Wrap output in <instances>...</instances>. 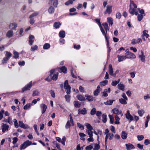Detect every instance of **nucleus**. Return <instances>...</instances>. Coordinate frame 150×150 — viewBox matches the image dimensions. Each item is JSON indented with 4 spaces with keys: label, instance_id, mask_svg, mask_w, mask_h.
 <instances>
[{
    "label": "nucleus",
    "instance_id": "nucleus-1",
    "mask_svg": "<svg viewBox=\"0 0 150 150\" xmlns=\"http://www.w3.org/2000/svg\"><path fill=\"white\" fill-rule=\"evenodd\" d=\"M129 7V12L131 14L137 15L138 14V11H139L140 14L145 15L143 9H141L140 10L139 8H138L136 10V9L137 8V6L133 1H130Z\"/></svg>",
    "mask_w": 150,
    "mask_h": 150
},
{
    "label": "nucleus",
    "instance_id": "nucleus-2",
    "mask_svg": "<svg viewBox=\"0 0 150 150\" xmlns=\"http://www.w3.org/2000/svg\"><path fill=\"white\" fill-rule=\"evenodd\" d=\"M32 144V142L29 140H27L23 144H21L20 146V149L21 150L25 149L27 147Z\"/></svg>",
    "mask_w": 150,
    "mask_h": 150
},
{
    "label": "nucleus",
    "instance_id": "nucleus-3",
    "mask_svg": "<svg viewBox=\"0 0 150 150\" xmlns=\"http://www.w3.org/2000/svg\"><path fill=\"white\" fill-rule=\"evenodd\" d=\"M64 87L65 89V91L66 93L69 94L71 92V87L69 85L68 81L67 80H66L64 83Z\"/></svg>",
    "mask_w": 150,
    "mask_h": 150
},
{
    "label": "nucleus",
    "instance_id": "nucleus-4",
    "mask_svg": "<svg viewBox=\"0 0 150 150\" xmlns=\"http://www.w3.org/2000/svg\"><path fill=\"white\" fill-rule=\"evenodd\" d=\"M100 28V29L103 35H104L105 36V39L106 42H107V45H109V36H107L106 35L107 33H106V32H105V30H104L103 27L102 26H100L99 27Z\"/></svg>",
    "mask_w": 150,
    "mask_h": 150
},
{
    "label": "nucleus",
    "instance_id": "nucleus-5",
    "mask_svg": "<svg viewBox=\"0 0 150 150\" xmlns=\"http://www.w3.org/2000/svg\"><path fill=\"white\" fill-rule=\"evenodd\" d=\"M6 57H4L2 60V63L3 64L6 63L7 62V61H8L10 57H11L12 55L9 52H6Z\"/></svg>",
    "mask_w": 150,
    "mask_h": 150
},
{
    "label": "nucleus",
    "instance_id": "nucleus-6",
    "mask_svg": "<svg viewBox=\"0 0 150 150\" xmlns=\"http://www.w3.org/2000/svg\"><path fill=\"white\" fill-rule=\"evenodd\" d=\"M125 54V57L126 59H134L136 57L135 55L131 52H127Z\"/></svg>",
    "mask_w": 150,
    "mask_h": 150
},
{
    "label": "nucleus",
    "instance_id": "nucleus-7",
    "mask_svg": "<svg viewBox=\"0 0 150 150\" xmlns=\"http://www.w3.org/2000/svg\"><path fill=\"white\" fill-rule=\"evenodd\" d=\"M9 128V125L7 124L2 123L1 124V128L2 132L3 133H5L8 130Z\"/></svg>",
    "mask_w": 150,
    "mask_h": 150
},
{
    "label": "nucleus",
    "instance_id": "nucleus-8",
    "mask_svg": "<svg viewBox=\"0 0 150 150\" xmlns=\"http://www.w3.org/2000/svg\"><path fill=\"white\" fill-rule=\"evenodd\" d=\"M32 86V81H30L28 84L25 85L24 87L22 88V92H23L26 91H29L30 89Z\"/></svg>",
    "mask_w": 150,
    "mask_h": 150
},
{
    "label": "nucleus",
    "instance_id": "nucleus-9",
    "mask_svg": "<svg viewBox=\"0 0 150 150\" xmlns=\"http://www.w3.org/2000/svg\"><path fill=\"white\" fill-rule=\"evenodd\" d=\"M125 115L126 119L129 120L130 122L132 121L134 119L133 117L131 115L129 110L127 111V112L125 114Z\"/></svg>",
    "mask_w": 150,
    "mask_h": 150
},
{
    "label": "nucleus",
    "instance_id": "nucleus-10",
    "mask_svg": "<svg viewBox=\"0 0 150 150\" xmlns=\"http://www.w3.org/2000/svg\"><path fill=\"white\" fill-rule=\"evenodd\" d=\"M112 112L113 113H114L117 115H120L121 116H123V113L121 110H119L118 109L116 108L113 109L112 110Z\"/></svg>",
    "mask_w": 150,
    "mask_h": 150
},
{
    "label": "nucleus",
    "instance_id": "nucleus-11",
    "mask_svg": "<svg viewBox=\"0 0 150 150\" xmlns=\"http://www.w3.org/2000/svg\"><path fill=\"white\" fill-rule=\"evenodd\" d=\"M113 137L114 135L112 133L110 132L109 133L106 134V135L105 139V144L106 143L108 139H109L110 140H111L113 139Z\"/></svg>",
    "mask_w": 150,
    "mask_h": 150
},
{
    "label": "nucleus",
    "instance_id": "nucleus-12",
    "mask_svg": "<svg viewBox=\"0 0 150 150\" xmlns=\"http://www.w3.org/2000/svg\"><path fill=\"white\" fill-rule=\"evenodd\" d=\"M71 122L72 124V126H74V124L73 123V120L71 117L70 119V120H68L67 122L65 128L66 129L69 128L71 126Z\"/></svg>",
    "mask_w": 150,
    "mask_h": 150
},
{
    "label": "nucleus",
    "instance_id": "nucleus-13",
    "mask_svg": "<svg viewBox=\"0 0 150 150\" xmlns=\"http://www.w3.org/2000/svg\"><path fill=\"white\" fill-rule=\"evenodd\" d=\"M142 42V40L141 38H139L137 40L134 39H133L131 43L132 45H135L137 43L140 44Z\"/></svg>",
    "mask_w": 150,
    "mask_h": 150
},
{
    "label": "nucleus",
    "instance_id": "nucleus-14",
    "mask_svg": "<svg viewBox=\"0 0 150 150\" xmlns=\"http://www.w3.org/2000/svg\"><path fill=\"white\" fill-rule=\"evenodd\" d=\"M112 6H111L108 5L106 7V11L104 12L105 14H110L112 12Z\"/></svg>",
    "mask_w": 150,
    "mask_h": 150
},
{
    "label": "nucleus",
    "instance_id": "nucleus-15",
    "mask_svg": "<svg viewBox=\"0 0 150 150\" xmlns=\"http://www.w3.org/2000/svg\"><path fill=\"white\" fill-rule=\"evenodd\" d=\"M100 91V86L99 85H98L97 87V88L93 92L94 95L95 96H98Z\"/></svg>",
    "mask_w": 150,
    "mask_h": 150
},
{
    "label": "nucleus",
    "instance_id": "nucleus-16",
    "mask_svg": "<svg viewBox=\"0 0 150 150\" xmlns=\"http://www.w3.org/2000/svg\"><path fill=\"white\" fill-rule=\"evenodd\" d=\"M40 107L42 110V113L43 114L46 111L47 108V106L44 104H41L40 105Z\"/></svg>",
    "mask_w": 150,
    "mask_h": 150
},
{
    "label": "nucleus",
    "instance_id": "nucleus-17",
    "mask_svg": "<svg viewBox=\"0 0 150 150\" xmlns=\"http://www.w3.org/2000/svg\"><path fill=\"white\" fill-rule=\"evenodd\" d=\"M87 113V110L85 108H83L82 109H79L78 110V113L79 114H82V115H85Z\"/></svg>",
    "mask_w": 150,
    "mask_h": 150
},
{
    "label": "nucleus",
    "instance_id": "nucleus-18",
    "mask_svg": "<svg viewBox=\"0 0 150 150\" xmlns=\"http://www.w3.org/2000/svg\"><path fill=\"white\" fill-rule=\"evenodd\" d=\"M76 98L78 100L81 101H85L86 100L85 96V97L83 95L81 94L77 95Z\"/></svg>",
    "mask_w": 150,
    "mask_h": 150
},
{
    "label": "nucleus",
    "instance_id": "nucleus-19",
    "mask_svg": "<svg viewBox=\"0 0 150 150\" xmlns=\"http://www.w3.org/2000/svg\"><path fill=\"white\" fill-rule=\"evenodd\" d=\"M141 54H139V57L140 59V60L143 62H144L145 60V57L144 55V53L143 51H141Z\"/></svg>",
    "mask_w": 150,
    "mask_h": 150
},
{
    "label": "nucleus",
    "instance_id": "nucleus-20",
    "mask_svg": "<svg viewBox=\"0 0 150 150\" xmlns=\"http://www.w3.org/2000/svg\"><path fill=\"white\" fill-rule=\"evenodd\" d=\"M17 24L15 23H11L9 25L10 29L12 30H16V28L17 27Z\"/></svg>",
    "mask_w": 150,
    "mask_h": 150
},
{
    "label": "nucleus",
    "instance_id": "nucleus-21",
    "mask_svg": "<svg viewBox=\"0 0 150 150\" xmlns=\"http://www.w3.org/2000/svg\"><path fill=\"white\" fill-rule=\"evenodd\" d=\"M34 38V36L32 35H29V44L30 45H32L33 44V43L34 42V40L33 39Z\"/></svg>",
    "mask_w": 150,
    "mask_h": 150
},
{
    "label": "nucleus",
    "instance_id": "nucleus-22",
    "mask_svg": "<svg viewBox=\"0 0 150 150\" xmlns=\"http://www.w3.org/2000/svg\"><path fill=\"white\" fill-rule=\"evenodd\" d=\"M85 97H86V99L90 102L93 101L94 98L92 96L87 94L85 95Z\"/></svg>",
    "mask_w": 150,
    "mask_h": 150
},
{
    "label": "nucleus",
    "instance_id": "nucleus-23",
    "mask_svg": "<svg viewBox=\"0 0 150 150\" xmlns=\"http://www.w3.org/2000/svg\"><path fill=\"white\" fill-rule=\"evenodd\" d=\"M126 146L127 150H131L135 148L134 146L132 144L130 143L126 144Z\"/></svg>",
    "mask_w": 150,
    "mask_h": 150
},
{
    "label": "nucleus",
    "instance_id": "nucleus-24",
    "mask_svg": "<svg viewBox=\"0 0 150 150\" xmlns=\"http://www.w3.org/2000/svg\"><path fill=\"white\" fill-rule=\"evenodd\" d=\"M109 72L110 75L112 76H114L112 65L111 64L109 65Z\"/></svg>",
    "mask_w": 150,
    "mask_h": 150
},
{
    "label": "nucleus",
    "instance_id": "nucleus-25",
    "mask_svg": "<svg viewBox=\"0 0 150 150\" xmlns=\"http://www.w3.org/2000/svg\"><path fill=\"white\" fill-rule=\"evenodd\" d=\"M117 57L118 58V61L120 62H122L126 59L125 56H123L122 55H118L117 56Z\"/></svg>",
    "mask_w": 150,
    "mask_h": 150
},
{
    "label": "nucleus",
    "instance_id": "nucleus-26",
    "mask_svg": "<svg viewBox=\"0 0 150 150\" xmlns=\"http://www.w3.org/2000/svg\"><path fill=\"white\" fill-rule=\"evenodd\" d=\"M13 31L11 30H8L6 33V36L9 38H10L13 36Z\"/></svg>",
    "mask_w": 150,
    "mask_h": 150
},
{
    "label": "nucleus",
    "instance_id": "nucleus-27",
    "mask_svg": "<svg viewBox=\"0 0 150 150\" xmlns=\"http://www.w3.org/2000/svg\"><path fill=\"white\" fill-rule=\"evenodd\" d=\"M19 124L20 127L21 128L26 129L28 127L27 125H25L23 123V122L21 121H19Z\"/></svg>",
    "mask_w": 150,
    "mask_h": 150
},
{
    "label": "nucleus",
    "instance_id": "nucleus-28",
    "mask_svg": "<svg viewBox=\"0 0 150 150\" xmlns=\"http://www.w3.org/2000/svg\"><path fill=\"white\" fill-rule=\"evenodd\" d=\"M115 101L114 100H108L106 102H104V104L107 105H111Z\"/></svg>",
    "mask_w": 150,
    "mask_h": 150
},
{
    "label": "nucleus",
    "instance_id": "nucleus-29",
    "mask_svg": "<svg viewBox=\"0 0 150 150\" xmlns=\"http://www.w3.org/2000/svg\"><path fill=\"white\" fill-rule=\"evenodd\" d=\"M118 88L122 91H124L125 90V86L123 84L120 83L118 84L117 85Z\"/></svg>",
    "mask_w": 150,
    "mask_h": 150
},
{
    "label": "nucleus",
    "instance_id": "nucleus-30",
    "mask_svg": "<svg viewBox=\"0 0 150 150\" xmlns=\"http://www.w3.org/2000/svg\"><path fill=\"white\" fill-rule=\"evenodd\" d=\"M107 22L110 26H112L113 24V20L111 17H108L107 18Z\"/></svg>",
    "mask_w": 150,
    "mask_h": 150
},
{
    "label": "nucleus",
    "instance_id": "nucleus-31",
    "mask_svg": "<svg viewBox=\"0 0 150 150\" xmlns=\"http://www.w3.org/2000/svg\"><path fill=\"white\" fill-rule=\"evenodd\" d=\"M59 36L61 38H63L65 37V32L63 30H62L59 33Z\"/></svg>",
    "mask_w": 150,
    "mask_h": 150
},
{
    "label": "nucleus",
    "instance_id": "nucleus-32",
    "mask_svg": "<svg viewBox=\"0 0 150 150\" xmlns=\"http://www.w3.org/2000/svg\"><path fill=\"white\" fill-rule=\"evenodd\" d=\"M103 25L105 30L106 33H107V31L109 30L108 23L106 22L105 23L103 24Z\"/></svg>",
    "mask_w": 150,
    "mask_h": 150
},
{
    "label": "nucleus",
    "instance_id": "nucleus-33",
    "mask_svg": "<svg viewBox=\"0 0 150 150\" xmlns=\"http://www.w3.org/2000/svg\"><path fill=\"white\" fill-rule=\"evenodd\" d=\"M127 133H126L124 131L122 132L121 134V137L122 139H126L127 138Z\"/></svg>",
    "mask_w": 150,
    "mask_h": 150
},
{
    "label": "nucleus",
    "instance_id": "nucleus-34",
    "mask_svg": "<svg viewBox=\"0 0 150 150\" xmlns=\"http://www.w3.org/2000/svg\"><path fill=\"white\" fill-rule=\"evenodd\" d=\"M127 100H125L124 99L121 98L119 99V101L122 104L125 105L127 103L126 101Z\"/></svg>",
    "mask_w": 150,
    "mask_h": 150
},
{
    "label": "nucleus",
    "instance_id": "nucleus-35",
    "mask_svg": "<svg viewBox=\"0 0 150 150\" xmlns=\"http://www.w3.org/2000/svg\"><path fill=\"white\" fill-rule=\"evenodd\" d=\"M39 14V13L38 12L35 11L31 14L29 18H33V17L37 16Z\"/></svg>",
    "mask_w": 150,
    "mask_h": 150
},
{
    "label": "nucleus",
    "instance_id": "nucleus-36",
    "mask_svg": "<svg viewBox=\"0 0 150 150\" xmlns=\"http://www.w3.org/2000/svg\"><path fill=\"white\" fill-rule=\"evenodd\" d=\"M60 70L61 72H62L64 73H66L67 72V69L65 66H63L61 67Z\"/></svg>",
    "mask_w": 150,
    "mask_h": 150
},
{
    "label": "nucleus",
    "instance_id": "nucleus-37",
    "mask_svg": "<svg viewBox=\"0 0 150 150\" xmlns=\"http://www.w3.org/2000/svg\"><path fill=\"white\" fill-rule=\"evenodd\" d=\"M58 72L54 74L52 77V79L54 81H56L58 78Z\"/></svg>",
    "mask_w": 150,
    "mask_h": 150
},
{
    "label": "nucleus",
    "instance_id": "nucleus-38",
    "mask_svg": "<svg viewBox=\"0 0 150 150\" xmlns=\"http://www.w3.org/2000/svg\"><path fill=\"white\" fill-rule=\"evenodd\" d=\"M74 105L76 108H79L80 107L81 104L77 101H75L74 102Z\"/></svg>",
    "mask_w": 150,
    "mask_h": 150
},
{
    "label": "nucleus",
    "instance_id": "nucleus-39",
    "mask_svg": "<svg viewBox=\"0 0 150 150\" xmlns=\"http://www.w3.org/2000/svg\"><path fill=\"white\" fill-rule=\"evenodd\" d=\"M148 31L146 30H144L143 32V34L142 36L144 37L145 36L146 38H148L149 37V35L147 34Z\"/></svg>",
    "mask_w": 150,
    "mask_h": 150
},
{
    "label": "nucleus",
    "instance_id": "nucleus-40",
    "mask_svg": "<svg viewBox=\"0 0 150 150\" xmlns=\"http://www.w3.org/2000/svg\"><path fill=\"white\" fill-rule=\"evenodd\" d=\"M137 112L139 115L140 117H142L145 112L144 110L142 109L138 110Z\"/></svg>",
    "mask_w": 150,
    "mask_h": 150
},
{
    "label": "nucleus",
    "instance_id": "nucleus-41",
    "mask_svg": "<svg viewBox=\"0 0 150 150\" xmlns=\"http://www.w3.org/2000/svg\"><path fill=\"white\" fill-rule=\"evenodd\" d=\"M50 47V45L49 43H45L43 46V48L45 50H47Z\"/></svg>",
    "mask_w": 150,
    "mask_h": 150
},
{
    "label": "nucleus",
    "instance_id": "nucleus-42",
    "mask_svg": "<svg viewBox=\"0 0 150 150\" xmlns=\"http://www.w3.org/2000/svg\"><path fill=\"white\" fill-rule=\"evenodd\" d=\"M32 105V103L27 104L24 106L23 109L25 110H27Z\"/></svg>",
    "mask_w": 150,
    "mask_h": 150
},
{
    "label": "nucleus",
    "instance_id": "nucleus-43",
    "mask_svg": "<svg viewBox=\"0 0 150 150\" xmlns=\"http://www.w3.org/2000/svg\"><path fill=\"white\" fill-rule=\"evenodd\" d=\"M85 125L87 129V130H92L93 129V127L89 124L86 123Z\"/></svg>",
    "mask_w": 150,
    "mask_h": 150
},
{
    "label": "nucleus",
    "instance_id": "nucleus-44",
    "mask_svg": "<svg viewBox=\"0 0 150 150\" xmlns=\"http://www.w3.org/2000/svg\"><path fill=\"white\" fill-rule=\"evenodd\" d=\"M102 121L104 123L107 122V116L105 114H103L102 115Z\"/></svg>",
    "mask_w": 150,
    "mask_h": 150
},
{
    "label": "nucleus",
    "instance_id": "nucleus-45",
    "mask_svg": "<svg viewBox=\"0 0 150 150\" xmlns=\"http://www.w3.org/2000/svg\"><path fill=\"white\" fill-rule=\"evenodd\" d=\"M92 130H86V132L89 135V137H92L93 136V131Z\"/></svg>",
    "mask_w": 150,
    "mask_h": 150
},
{
    "label": "nucleus",
    "instance_id": "nucleus-46",
    "mask_svg": "<svg viewBox=\"0 0 150 150\" xmlns=\"http://www.w3.org/2000/svg\"><path fill=\"white\" fill-rule=\"evenodd\" d=\"M60 25L61 24L59 22H55L54 23V27L56 29L59 28Z\"/></svg>",
    "mask_w": 150,
    "mask_h": 150
},
{
    "label": "nucleus",
    "instance_id": "nucleus-47",
    "mask_svg": "<svg viewBox=\"0 0 150 150\" xmlns=\"http://www.w3.org/2000/svg\"><path fill=\"white\" fill-rule=\"evenodd\" d=\"M120 81V79H118L117 81H113L111 83V85L112 86H116L118 83H119Z\"/></svg>",
    "mask_w": 150,
    "mask_h": 150
},
{
    "label": "nucleus",
    "instance_id": "nucleus-48",
    "mask_svg": "<svg viewBox=\"0 0 150 150\" xmlns=\"http://www.w3.org/2000/svg\"><path fill=\"white\" fill-rule=\"evenodd\" d=\"M108 81L107 80L102 81L100 83V85L102 86H105L108 84Z\"/></svg>",
    "mask_w": 150,
    "mask_h": 150
},
{
    "label": "nucleus",
    "instance_id": "nucleus-49",
    "mask_svg": "<svg viewBox=\"0 0 150 150\" xmlns=\"http://www.w3.org/2000/svg\"><path fill=\"white\" fill-rule=\"evenodd\" d=\"M13 54H14V56L13 57L14 58L16 59L18 57L19 54L17 52L15 51H13Z\"/></svg>",
    "mask_w": 150,
    "mask_h": 150
},
{
    "label": "nucleus",
    "instance_id": "nucleus-50",
    "mask_svg": "<svg viewBox=\"0 0 150 150\" xmlns=\"http://www.w3.org/2000/svg\"><path fill=\"white\" fill-rule=\"evenodd\" d=\"M108 116L110 119V123L111 124H113L114 122V118L112 115H109Z\"/></svg>",
    "mask_w": 150,
    "mask_h": 150
},
{
    "label": "nucleus",
    "instance_id": "nucleus-51",
    "mask_svg": "<svg viewBox=\"0 0 150 150\" xmlns=\"http://www.w3.org/2000/svg\"><path fill=\"white\" fill-rule=\"evenodd\" d=\"M100 148V146L99 144H95L93 148L94 150H99Z\"/></svg>",
    "mask_w": 150,
    "mask_h": 150
},
{
    "label": "nucleus",
    "instance_id": "nucleus-52",
    "mask_svg": "<svg viewBox=\"0 0 150 150\" xmlns=\"http://www.w3.org/2000/svg\"><path fill=\"white\" fill-rule=\"evenodd\" d=\"M65 98L66 99V101L67 102H69L70 100V96L69 95H67L64 96Z\"/></svg>",
    "mask_w": 150,
    "mask_h": 150
},
{
    "label": "nucleus",
    "instance_id": "nucleus-53",
    "mask_svg": "<svg viewBox=\"0 0 150 150\" xmlns=\"http://www.w3.org/2000/svg\"><path fill=\"white\" fill-rule=\"evenodd\" d=\"M137 16V19L139 21H141L142 19L144 16V15H143L142 14H138Z\"/></svg>",
    "mask_w": 150,
    "mask_h": 150
},
{
    "label": "nucleus",
    "instance_id": "nucleus-54",
    "mask_svg": "<svg viewBox=\"0 0 150 150\" xmlns=\"http://www.w3.org/2000/svg\"><path fill=\"white\" fill-rule=\"evenodd\" d=\"M137 137L139 141H141L144 138V137L142 135H139L137 136Z\"/></svg>",
    "mask_w": 150,
    "mask_h": 150
},
{
    "label": "nucleus",
    "instance_id": "nucleus-55",
    "mask_svg": "<svg viewBox=\"0 0 150 150\" xmlns=\"http://www.w3.org/2000/svg\"><path fill=\"white\" fill-rule=\"evenodd\" d=\"M39 91L37 90H35L33 91V93L32 94V96H38L39 95Z\"/></svg>",
    "mask_w": 150,
    "mask_h": 150
},
{
    "label": "nucleus",
    "instance_id": "nucleus-56",
    "mask_svg": "<svg viewBox=\"0 0 150 150\" xmlns=\"http://www.w3.org/2000/svg\"><path fill=\"white\" fill-rule=\"evenodd\" d=\"M54 8L52 6H51L49 8L48 11L51 14L54 13Z\"/></svg>",
    "mask_w": 150,
    "mask_h": 150
},
{
    "label": "nucleus",
    "instance_id": "nucleus-57",
    "mask_svg": "<svg viewBox=\"0 0 150 150\" xmlns=\"http://www.w3.org/2000/svg\"><path fill=\"white\" fill-rule=\"evenodd\" d=\"M66 140V138L65 136H64L61 141V142L62 144L64 145V146L65 145V142Z\"/></svg>",
    "mask_w": 150,
    "mask_h": 150
},
{
    "label": "nucleus",
    "instance_id": "nucleus-58",
    "mask_svg": "<svg viewBox=\"0 0 150 150\" xmlns=\"http://www.w3.org/2000/svg\"><path fill=\"white\" fill-rule=\"evenodd\" d=\"M107 92V89H105L103 92L102 93H103L102 96L104 97H107L108 96V94Z\"/></svg>",
    "mask_w": 150,
    "mask_h": 150
},
{
    "label": "nucleus",
    "instance_id": "nucleus-59",
    "mask_svg": "<svg viewBox=\"0 0 150 150\" xmlns=\"http://www.w3.org/2000/svg\"><path fill=\"white\" fill-rule=\"evenodd\" d=\"M13 140L12 143L13 144H15L18 142V139L16 137H14L13 138Z\"/></svg>",
    "mask_w": 150,
    "mask_h": 150
},
{
    "label": "nucleus",
    "instance_id": "nucleus-60",
    "mask_svg": "<svg viewBox=\"0 0 150 150\" xmlns=\"http://www.w3.org/2000/svg\"><path fill=\"white\" fill-rule=\"evenodd\" d=\"M38 46L37 45H35L33 47H31L30 50L32 51H34L35 50H37L38 48Z\"/></svg>",
    "mask_w": 150,
    "mask_h": 150
},
{
    "label": "nucleus",
    "instance_id": "nucleus-61",
    "mask_svg": "<svg viewBox=\"0 0 150 150\" xmlns=\"http://www.w3.org/2000/svg\"><path fill=\"white\" fill-rule=\"evenodd\" d=\"M96 109L95 108H93L91 110L90 113L91 115H94L96 113Z\"/></svg>",
    "mask_w": 150,
    "mask_h": 150
},
{
    "label": "nucleus",
    "instance_id": "nucleus-62",
    "mask_svg": "<svg viewBox=\"0 0 150 150\" xmlns=\"http://www.w3.org/2000/svg\"><path fill=\"white\" fill-rule=\"evenodd\" d=\"M78 127L82 130L84 129V126L79 122L77 123Z\"/></svg>",
    "mask_w": 150,
    "mask_h": 150
},
{
    "label": "nucleus",
    "instance_id": "nucleus-63",
    "mask_svg": "<svg viewBox=\"0 0 150 150\" xmlns=\"http://www.w3.org/2000/svg\"><path fill=\"white\" fill-rule=\"evenodd\" d=\"M54 144H55L56 147L59 150H62L60 145L59 144L57 143L56 142H54Z\"/></svg>",
    "mask_w": 150,
    "mask_h": 150
},
{
    "label": "nucleus",
    "instance_id": "nucleus-64",
    "mask_svg": "<svg viewBox=\"0 0 150 150\" xmlns=\"http://www.w3.org/2000/svg\"><path fill=\"white\" fill-rule=\"evenodd\" d=\"M93 146L92 145H90L86 146L85 147V149L86 150H91Z\"/></svg>",
    "mask_w": 150,
    "mask_h": 150
}]
</instances>
